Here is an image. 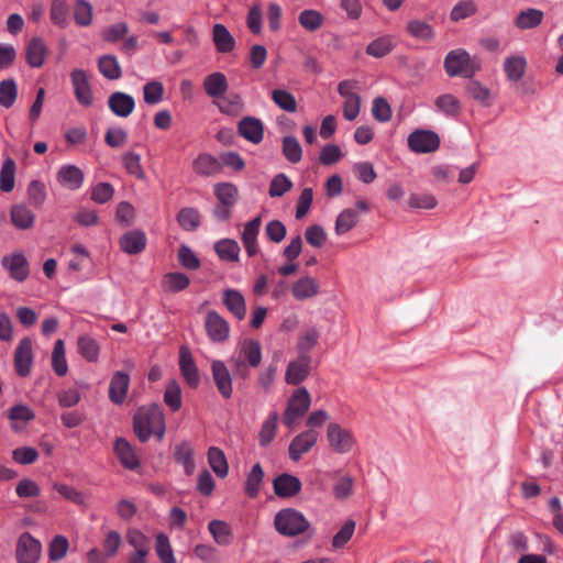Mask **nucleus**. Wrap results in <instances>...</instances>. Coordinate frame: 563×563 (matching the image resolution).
Listing matches in <instances>:
<instances>
[{"instance_id": "obj_1", "label": "nucleus", "mask_w": 563, "mask_h": 563, "mask_svg": "<svg viewBox=\"0 0 563 563\" xmlns=\"http://www.w3.org/2000/svg\"><path fill=\"white\" fill-rule=\"evenodd\" d=\"M133 429L141 442H146L152 435L162 440L165 434V417L157 405L142 407L133 419Z\"/></svg>"}, {"instance_id": "obj_2", "label": "nucleus", "mask_w": 563, "mask_h": 563, "mask_svg": "<svg viewBox=\"0 0 563 563\" xmlns=\"http://www.w3.org/2000/svg\"><path fill=\"white\" fill-rule=\"evenodd\" d=\"M275 529L285 537H296L308 531L313 533L311 523L303 514L294 508H285L275 515Z\"/></svg>"}, {"instance_id": "obj_3", "label": "nucleus", "mask_w": 563, "mask_h": 563, "mask_svg": "<svg viewBox=\"0 0 563 563\" xmlns=\"http://www.w3.org/2000/svg\"><path fill=\"white\" fill-rule=\"evenodd\" d=\"M311 401V395L306 387L295 389L286 404L283 415L284 424L292 428L308 412Z\"/></svg>"}, {"instance_id": "obj_4", "label": "nucleus", "mask_w": 563, "mask_h": 563, "mask_svg": "<svg viewBox=\"0 0 563 563\" xmlns=\"http://www.w3.org/2000/svg\"><path fill=\"white\" fill-rule=\"evenodd\" d=\"M262 361V347L256 340H243L232 355L230 362L240 373H245V363L252 367H257Z\"/></svg>"}, {"instance_id": "obj_5", "label": "nucleus", "mask_w": 563, "mask_h": 563, "mask_svg": "<svg viewBox=\"0 0 563 563\" xmlns=\"http://www.w3.org/2000/svg\"><path fill=\"white\" fill-rule=\"evenodd\" d=\"M325 438L329 448L338 454H346L353 450L356 439L352 430L336 422H330L327 427Z\"/></svg>"}, {"instance_id": "obj_6", "label": "nucleus", "mask_w": 563, "mask_h": 563, "mask_svg": "<svg viewBox=\"0 0 563 563\" xmlns=\"http://www.w3.org/2000/svg\"><path fill=\"white\" fill-rule=\"evenodd\" d=\"M440 146L439 135L431 130L418 129L408 136V147L418 154L435 152Z\"/></svg>"}, {"instance_id": "obj_7", "label": "nucleus", "mask_w": 563, "mask_h": 563, "mask_svg": "<svg viewBox=\"0 0 563 563\" xmlns=\"http://www.w3.org/2000/svg\"><path fill=\"white\" fill-rule=\"evenodd\" d=\"M42 544L31 533L24 532L18 539V563H36L41 558Z\"/></svg>"}, {"instance_id": "obj_8", "label": "nucleus", "mask_w": 563, "mask_h": 563, "mask_svg": "<svg viewBox=\"0 0 563 563\" xmlns=\"http://www.w3.org/2000/svg\"><path fill=\"white\" fill-rule=\"evenodd\" d=\"M70 80L76 100L84 107H90L93 102V95L87 71L80 68L73 69Z\"/></svg>"}, {"instance_id": "obj_9", "label": "nucleus", "mask_w": 563, "mask_h": 563, "mask_svg": "<svg viewBox=\"0 0 563 563\" xmlns=\"http://www.w3.org/2000/svg\"><path fill=\"white\" fill-rule=\"evenodd\" d=\"M319 433L316 430H305L297 434L288 448L289 459L297 462L307 454L318 442Z\"/></svg>"}, {"instance_id": "obj_10", "label": "nucleus", "mask_w": 563, "mask_h": 563, "mask_svg": "<svg viewBox=\"0 0 563 563\" xmlns=\"http://www.w3.org/2000/svg\"><path fill=\"white\" fill-rule=\"evenodd\" d=\"M211 373L219 394L225 399L231 398L233 395V380L224 362L219 360L212 361Z\"/></svg>"}, {"instance_id": "obj_11", "label": "nucleus", "mask_w": 563, "mask_h": 563, "mask_svg": "<svg viewBox=\"0 0 563 563\" xmlns=\"http://www.w3.org/2000/svg\"><path fill=\"white\" fill-rule=\"evenodd\" d=\"M2 267L10 277L16 282H24L30 274L29 262L21 252H15L2 257Z\"/></svg>"}, {"instance_id": "obj_12", "label": "nucleus", "mask_w": 563, "mask_h": 563, "mask_svg": "<svg viewBox=\"0 0 563 563\" xmlns=\"http://www.w3.org/2000/svg\"><path fill=\"white\" fill-rule=\"evenodd\" d=\"M205 328L209 339L212 342H224L230 334V325L227 320L217 311L210 310L207 312Z\"/></svg>"}, {"instance_id": "obj_13", "label": "nucleus", "mask_w": 563, "mask_h": 563, "mask_svg": "<svg viewBox=\"0 0 563 563\" xmlns=\"http://www.w3.org/2000/svg\"><path fill=\"white\" fill-rule=\"evenodd\" d=\"M310 366V355H298L296 360H292L288 363L285 372V382L288 385H299L309 376Z\"/></svg>"}, {"instance_id": "obj_14", "label": "nucleus", "mask_w": 563, "mask_h": 563, "mask_svg": "<svg viewBox=\"0 0 563 563\" xmlns=\"http://www.w3.org/2000/svg\"><path fill=\"white\" fill-rule=\"evenodd\" d=\"M33 363V347L30 338L20 340L14 353V366L19 376L25 377L30 374Z\"/></svg>"}, {"instance_id": "obj_15", "label": "nucleus", "mask_w": 563, "mask_h": 563, "mask_svg": "<svg viewBox=\"0 0 563 563\" xmlns=\"http://www.w3.org/2000/svg\"><path fill=\"white\" fill-rule=\"evenodd\" d=\"M179 369L185 382L191 387L197 388L200 384V374L188 347L181 346L179 350Z\"/></svg>"}, {"instance_id": "obj_16", "label": "nucleus", "mask_w": 563, "mask_h": 563, "mask_svg": "<svg viewBox=\"0 0 563 563\" xmlns=\"http://www.w3.org/2000/svg\"><path fill=\"white\" fill-rule=\"evenodd\" d=\"M108 107L119 118H128L135 108L134 98L125 92L115 91L108 98Z\"/></svg>"}, {"instance_id": "obj_17", "label": "nucleus", "mask_w": 563, "mask_h": 563, "mask_svg": "<svg viewBox=\"0 0 563 563\" xmlns=\"http://www.w3.org/2000/svg\"><path fill=\"white\" fill-rule=\"evenodd\" d=\"M238 132L249 142L258 144L264 136V126L260 119L245 117L239 122Z\"/></svg>"}, {"instance_id": "obj_18", "label": "nucleus", "mask_w": 563, "mask_h": 563, "mask_svg": "<svg viewBox=\"0 0 563 563\" xmlns=\"http://www.w3.org/2000/svg\"><path fill=\"white\" fill-rule=\"evenodd\" d=\"M470 54L462 48L451 51L445 59L444 67L449 76L463 75L470 64Z\"/></svg>"}, {"instance_id": "obj_19", "label": "nucleus", "mask_w": 563, "mask_h": 563, "mask_svg": "<svg viewBox=\"0 0 563 563\" xmlns=\"http://www.w3.org/2000/svg\"><path fill=\"white\" fill-rule=\"evenodd\" d=\"M56 178L64 188L77 190L82 186L84 173L75 165H64L58 169Z\"/></svg>"}, {"instance_id": "obj_20", "label": "nucleus", "mask_w": 563, "mask_h": 563, "mask_svg": "<svg viewBox=\"0 0 563 563\" xmlns=\"http://www.w3.org/2000/svg\"><path fill=\"white\" fill-rule=\"evenodd\" d=\"M130 377L126 373L115 372L109 385V398L115 405H121L126 398Z\"/></svg>"}, {"instance_id": "obj_21", "label": "nucleus", "mask_w": 563, "mask_h": 563, "mask_svg": "<svg viewBox=\"0 0 563 563\" xmlns=\"http://www.w3.org/2000/svg\"><path fill=\"white\" fill-rule=\"evenodd\" d=\"M114 452L121 464L128 470L140 466V459L133 446L123 438H118L114 443Z\"/></svg>"}, {"instance_id": "obj_22", "label": "nucleus", "mask_w": 563, "mask_h": 563, "mask_svg": "<svg viewBox=\"0 0 563 563\" xmlns=\"http://www.w3.org/2000/svg\"><path fill=\"white\" fill-rule=\"evenodd\" d=\"M301 489V482L298 477L284 473L274 479V492L277 496L289 498L297 495Z\"/></svg>"}, {"instance_id": "obj_23", "label": "nucleus", "mask_w": 563, "mask_h": 563, "mask_svg": "<svg viewBox=\"0 0 563 563\" xmlns=\"http://www.w3.org/2000/svg\"><path fill=\"white\" fill-rule=\"evenodd\" d=\"M262 224V218L255 217L245 223L242 232V242L249 256H254L258 252L257 235Z\"/></svg>"}, {"instance_id": "obj_24", "label": "nucleus", "mask_w": 563, "mask_h": 563, "mask_svg": "<svg viewBox=\"0 0 563 563\" xmlns=\"http://www.w3.org/2000/svg\"><path fill=\"white\" fill-rule=\"evenodd\" d=\"M121 250L130 255L141 253L146 246L145 233L141 230H132L120 238Z\"/></svg>"}, {"instance_id": "obj_25", "label": "nucleus", "mask_w": 563, "mask_h": 563, "mask_svg": "<svg viewBox=\"0 0 563 563\" xmlns=\"http://www.w3.org/2000/svg\"><path fill=\"white\" fill-rule=\"evenodd\" d=\"M192 169L197 175L210 177L221 172L222 164L217 157L202 153L194 159Z\"/></svg>"}, {"instance_id": "obj_26", "label": "nucleus", "mask_w": 563, "mask_h": 563, "mask_svg": "<svg viewBox=\"0 0 563 563\" xmlns=\"http://www.w3.org/2000/svg\"><path fill=\"white\" fill-rule=\"evenodd\" d=\"M203 89L207 96L214 100L221 98L228 90V80L224 74L214 71L203 79Z\"/></svg>"}, {"instance_id": "obj_27", "label": "nucleus", "mask_w": 563, "mask_h": 563, "mask_svg": "<svg viewBox=\"0 0 563 563\" xmlns=\"http://www.w3.org/2000/svg\"><path fill=\"white\" fill-rule=\"evenodd\" d=\"M223 305L238 319H244L246 305L243 295L235 289H225L222 296Z\"/></svg>"}, {"instance_id": "obj_28", "label": "nucleus", "mask_w": 563, "mask_h": 563, "mask_svg": "<svg viewBox=\"0 0 563 563\" xmlns=\"http://www.w3.org/2000/svg\"><path fill=\"white\" fill-rule=\"evenodd\" d=\"M47 48L44 42L40 37L30 40L25 47L26 63L33 67H41L46 58Z\"/></svg>"}, {"instance_id": "obj_29", "label": "nucleus", "mask_w": 563, "mask_h": 563, "mask_svg": "<svg viewBox=\"0 0 563 563\" xmlns=\"http://www.w3.org/2000/svg\"><path fill=\"white\" fill-rule=\"evenodd\" d=\"M212 40L219 53H230L235 47L234 37L232 36L228 27L221 23H217L213 25Z\"/></svg>"}, {"instance_id": "obj_30", "label": "nucleus", "mask_w": 563, "mask_h": 563, "mask_svg": "<svg viewBox=\"0 0 563 563\" xmlns=\"http://www.w3.org/2000/svg\"><path fill=\"white\" fill-rule=\"evenodd\" d=\"M213 103L221 113L230 117H238L244 109V102L238 93L223 95L221 98L214 100Z\"/></svg>"}, {"instance_id": "obj_31", "label": "nucleus", "mask_w": 563, "mask_h": 563, "mask_svg": "<svg viewBox=\"0 0 563 563\" xmlns=\"http://www.w3.org/2000/svg\"><path fill=\"white\" fill-rule=\"evenodd\" d=\"M527 68V59L522 55L508 56L504 62V71L508 80L519 81Z\"/></svg>"}, {"instance_id": "obj_32", "label": "nucleus", "mask_w": 563, "mask_h": 563, "mask_svg": "<svg viewBox=\"0 0 563 563\" xmlns=\"http://www.w3.org/2000/svg\"><path fill=\"white\" fill-rule=\"evenodd\" d=\"M190 285L189 277L180 272L166 273L161 282L165 292L175 294L185 290Z\"/></svg>"}, {"instance_id": "obj_33", "label": "nucleus", "mask_w": 563, "mask_h": 563, "mask_svg": "<svg viewBox=\"0 0 563 563\" xmlns=\"http://www.w3.org/2000/svg\"><path fill=\"white\" fill-rule=\"evenodd\" d=\"M208 464L214 474L224 478L229 474V464L224 452L218 446H210L207 452Z\"/></svg>"}, {"instance_id": "obj_34", "label": "nucleus", "mask_w": 563, "mask_h": 563, "mask_svg": "<svg viewBox=\"0 0 563 563\" xmlns=\"http://www.w3.org/2000/svg\"><path fill=\"white\" fill-rule=\"evenodd\" d=\"M78 353L90 363H95L99 358L100 345L97 340L90 335L82 334L77 339Z\"/></svg>"}, {"instance_id": "obj_35", "label": "nucleus", "mask_w": 563, "mask_h": 563, "mask_svg": "<svg viewBox=\"0 0 563 563\" xmlns=\"http://www.w3.org/2000/svg\"><path fill=\"white\" fill-rule=\"evenodd\" d=\"M319 291V285L310 276H305L292 284L291 292L298 300H305L314 297Z\"/></svg>"}, {"instance_id": "obj_36", "label": "nucleus", "mask_w": 563, "mask_h": 563, "mask_svg": "<svg viewBox=\"0 0 563 563\" xmlns=\"http://www.w3.org/2000/svg\"><path fill=\"white\" fill-rule=\"evenodd\" d=\"M11 221L20 230L31 229L34 224L35 214L25 205H15L11 208Z\"/></svg>"}, {"instance_id": "obj_37", "label": "nucleus", "mask_w": 563, "mask_h": 563, "mask_svg": "<svg viewBox=\"0 0 563 563\" xmlns=\"http://www.w3.org/2000/svg\"><path fill=\"white\" fill-rule=\"evenodd\" d=\"M98 69L100 74L109 80H117L122 76L121 65L118 58L111 54L99 57Z\"/></svg>"}, {"instance_id": "obj_38", "label": "nucleus", "mask_w": 563, "mask_h": 563, "mask_svg": "<svg viewBox=\"0 0 563 563\" xmlns=\"http://www.w3.org/2000/svg\"><path fill=\"white\" fill-rule=\"evenodd\" d=\"M49 18L52 22L65 29L69 21V7L66 0H52L49 5Z\"/></svg>"}, {"instance_id": "obj_39", "label": "nucleus", "mask_w": 563, "mask_h": 563, "mask_svg": "<svg viewBox=\"0 0 563 563\" xmlns=\"http://www.w3.org/2000/svg\"><path fill=\"white\" fill-rule=\"evenodd\" d=\"M214 251L221 261L238 262L240 246L235 240L223 239L214 244Z\"/></svg>"}, {"instance_id": "obj_40", "label": "nucleus", "mask_w": 563, "mask_h": 563, "mask_svg": "<svg viewBox=\"0 0 563 563\" xmlns=\"http://www.w3.org/2000/svg\"><path fill=\"white\" fill-rule=\"evenodd\" d=\"M356 528V522L353 519H347L332 537L331 550L338 551L343 549L352 539Z\"/></svg>"}, {"instance_id": "obj_41", "label": "nucleus", "mask_w": 563, "mask_h": 563, "mask_svg": "<svg viewBox=\"0 0 563 563\" xmlns=\"http://www.w3.org/2000/svg\"><path fill=\"white\" fill-rule=\"evenodd\" d=\"M214 196L221 205L233 207L239 198V189L232 183H218L213 187Z\"/></svg>"}, {"instance_id": "obj_42", "label": "nucleus", "mask_w": 563, "mask_h": 563, "mask_svg": "<svg viewBox=\"0 0 563 563\" xmlns=\"http://www.w3.org/2000/svg\"><path fill=\"white\" fill-rule=\"evenodd\" d=\"M320 333L317 328H308L303 330L298 338L296 350L298 355H309L308 353L317 345Z\"/></svg>"}, {"instance_id": "obj_43", "label": "nucleus", "mask_w": 563, "mask_h": 563, "mask_svg": "<svg viewBox=\"0 0 563 563\" xmlns=\"http://www.w3.org/2000/svg\"><path fill=\"white\" fill-rule=\"evenodd\" d=\"M543 20V12L538 9H527L521 11L515 20V25L520 30L537 27Z\"/></svg>"}, {"instance_id": "obj_44", "label": "nucleus", "mask_w": 563, "mask_h": 563, "mask_svg": "<svg viewBox=\"0 0 563 563\" xmlns=\"http://www.w3.org/2000/svg\"><path fill=\"white\" fill-rule=\"evenodd\" d=\"M121 159L128 174L141 180L145 178V172L141 164L140 154L128 151L122 154Z\"/></svg>"}, {"instance_id": "obj_45", "label": "nucleus", "mask_w": 563, "mask_h": 563, "mask_svg": "<svg viewBox=\"0 0 563 563\" xmlns=\"http://www.w3.org/2000/svg\"><path fill=\"white\" fill-rule=\"evenodd\" d=\"M208 529L216 543L220 545H228L231 542V528L225 521L211 520L208 525Z\"/></svg>"}, {"instance_id": "obj_46", "label": "nucleus", "mask_w": 563, "mask_h": 563, "mask_svg": "<svg viewBox=\"0 0 563 563\" xmlns=\"http://www.w3.org/2000/svg\"><path fill=\"white\" fill-rule=\"evenodd\" d=\"M278 419L279 416L277 411H272L263 422L258 434V441L262 446H267L274 440Z\"/></svg>"}, {"instance_id": "obj_47", "label": "nucleus", "mask_w": 563, "mask_h": 563, "mask_svg": "<svg viewBox=\"0 0 563 563\" xmlns=\"http://www.w3.org/2000/svg\"><path fill=\"white\" fill-rule=\"evenodd\" d=\"M393 37L389 35H384L372 41L366 47V53L375 58H380L389 54L393 51Z\"/></svg>"}, {"instance_id": "obj_48", "label": "nucleus", "mask_w": 563, "mask_h": 563, "mask_svg": "<svg viewBox=\"0 0 563 563\" xmlns=\"http://www.w3.org/2000/svg\"><path fill=\"white\" fill-rule=\"evenodd\" d=\"M52 367L58 376H65L68 372V364L65 356V345L62 339H58L52 352Z\"/></svg>"}, {"instance_id": "obj_49", "label": "nucleus", "mask_w": 563, "mask_h": 563, "mask_svg": "<svg viewBox=\"0 0 563 563\" xmlns=\"http://www.w3.org/2000/svg\"><path fill=\"white\" fill-rule=\"evenodd\" d=\"M194 451L189 443L181 442L175 448L174 457L176 462L180 463L187 475H190L194 473L195 470V463H194Z\"/></svg>"}, {"instance_id": "obj_50", "label": "nucleus", "mask_w": 563, "mask_h": 563, "mask_svg": "<svg viewBox=\"0 0 563 563\" xmlns=\"http://www.w3.org/2000/svg\"><path fill=\"white\" fill-rule=\"evenodd\" d=\"M358 222V216L353 209H344L341 211L335 221V233L343 235L351 231Z\"/></svg>"}, {"instance_id": "obj_51", "label": "nucleus", "mask_w": 563, "mask_h": 563, "mask_svg": "<svg viewBox=\"0 0 563 563\" xmlns=\"http://www.w3.org/2000/svg\"><path fill=\"white\" fill-rule=\"evenodd\" d=\"M15 183V163L12 158L3 161L0 170V189L10 192L14 188Z\"/></svg>"}, {"instance_id": "obj_52", "label": "nucleus", "mask_w": 563, "mask_h": 563, "mask_svg": "<svg viewBox=\"0 0 563 563\" xmlns=\"http://www.w3.org/2000/svg\"><path fill=\"white\" fill-rule=\"evenodd\" d=\"M298 21L306 31L314 32L322 26L324 18L318 10L309 9L299 13Z\"/></svg>"}, {"instance_id": "obj_53", "label": "nucleus", "mask_w": 563, "mask_h": 563, "mask_svg": "<svg viewBox=\"0 0 563 563\" xmlns=\"http://www.w3.org/2000/svg\"><path fill=\"white\" fill-rule=\"evenodd\" d=\"M164 402L173 411H178L181 408V388L177 380L172 379L167 383L164 391Z\"/></svg>"}, {"instance_id": "obj_54", "label": "nucleus", "mask_w": 563, "mask_h": 563, "mask_svg": "<svg viewBox=\"0 0 563 563\" xmlns=\"http://www.w3.org/2000/svg\"><path fill=\"white\" fill-rule=\"evenodd\" d=\"M164 86L158 80H151L143 86L144 102L150 106L158 104L164 97Z\"/></svg>"}, {"instance_id": "obj_55", "label": "nucleus", "mask_w": 563, "mask_h": 563, "mask_svg": "<svg viewBox=\"0 0 563 563\" xmlns=\"http://www.w3.org/2000/svg\"><path fill=\"white\" fill-rule=\"evenodd\" d=\"M18 97V87L14 79H4L0 81V106L9 109L11 108Z\"/></svg>"}, {"instance_id": "obj_56", "label": "nucleus", "mask_w": 563, "mask_h": 563, "mask_svg": "<svg viewBox=\"0 0 563 563\" xmlns=\"http://www.w3.org/2000/svg\"><path fill=\"white\" fill-rule=\"evenodd\" d=\"M264 472L260 463L255 464L250 473L247 474L245 482V492L251 497L254 498L258 495L261 484L263 482Z\"/></svg>"}, {"instance_id": "obj_57", "label": "nucleus", "mask_w": 563, "mask_h": 563, "mask_svg": "<svg viewBox=\"0 0 563 563\" xmlns=\"http://www.w3.org/2000/svg\"><path fill=\"white\" fill-rule=\"evenodd\" d=\"M179 225L186 231H195L200 224V214L195 208H183L177 216Z\"/></svg>"}, {"instance_id": "obj_58", "label": "nucleus", "mask_w": 563, "mask_h": 563, "mask_svg": "<svg viewBox=\"0 0 563 563\" xmlns=\"http://www.w3.org/2000/svg\"><path fill=\"white\" fill-rule=\"evenodd\" d=\"M408 33L420 41H431L434 36L433 29L422 20H412L407 24Z\"/></svg>"}, {"instance_id": "obj_59", "label": "nucleus", "mask_w": 563, "mask_h": 563, "mask_svg": "<svg viewBox=\"0 0 563 563\" xmlns=\"http://www.w3.org/2000/svg\"><path fill=\"white\" fill-rule=\"evenodd\" d=\"M155 550L162 563H176L169 539L164 533H158L155 540Z\"/></svg>"}, {"instance_id": "obj_60", "label": "nucleus", "mask_w": 563, "mask_h": 563, "mask_svg": "<svg viewBox=\"0 0 563 563\" xmlns=\"http://www.w3.org/2000/svg\"><path fill=\"white\" fill-rule=\"evenodd\" d=\"M434 103L439 111L450 117H456L461 111V103L459 99L450 93L438 97Z\"/></svg>"}, {"instance_id": "obj_61", "label": "nucleus", "mask_w": 563, "mask_h": 563, "mask_svg": "<svg viewBox=\"0 0 563 563\" xmlns=\"http://www.w3.org/2000/svg\"><path fill=\"white\" fill-rule=\"evenodd\" d=\"M35 418L34 411L26 405L19 404L9 410V419L12 421V429L18 430V422H29Z\"/></svg>"}, {"instance_id": "obj_62", "label": "nucleus", "mask_w": 563, "mask_h": 563, "mask_svg": "<svg viewBox=\"0 0 563 563\" xmlns=\"http://www.w3.org/2000/svg\"><path fill=\"white\" fill-rule=\"evenodd\" d=\"M122 545V537L117 530H108L104 533L102 540V549L103 553L108 558H113L118 554L120 548Z\"/></svg>"}, {"instance_id": "obj_63", "label": "nucleus", "mask_w": 563, "mask_h": 563, "mask_svg": "<svg viewBox=\"0 0 563 563\" xmlns=\"http://www.w3.org/2000/svg\"><path fill=\"white\" fill-rule=\"evenodd\" d=\"M283 153L290 163L300 162L302 150L299 141L295 136H285L283 139Z\"/></svg>"}, {"instance_id": "obj_64", "label": "nucleus", "mask_w": 563, "mask_h": 563, "mask_svg": "<svg viewBox=\"0 0 563 563\" xmlns=\"http://www.w3.org/2000/svg\"><path fill=\"white\" fill-rule=\"evenodd\" d=\"M354 477L350 474L341 476L333 485V496L336 499H347L353 494Z\"/></svg>"}]
</instances>
